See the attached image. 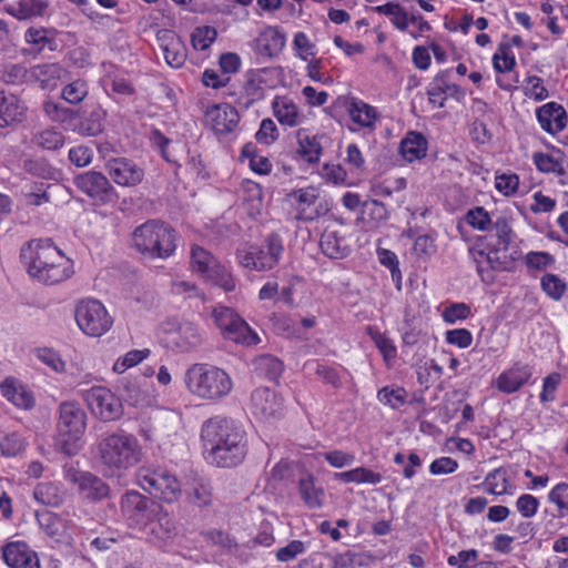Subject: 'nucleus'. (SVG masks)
<instances>
[{
    "label": "nucleus",
    "instance_id": "1",
    "mask_svg": "<svg viewBox=\"0 0 568 568\" xmlns=\"http://www.w3.org/2000/svg\"><path fill=\"white\" fill-rule=\"evenodd\" d=\"M205 458L217 467L240 465L247 454L246 434L234 420L215 416L201 429Z\"/></svg>",
    "mask_w": 568,
    "mask_h": 568
},
{
    "label": "nucleus",
    "instance_id": "2",
    "mask_svg": "<svg viewBox=\"0 0 568 568\" xmlns=\"http://www.w3.org/2000/svg\"><path fill=\"white\" fill-rule=\"evenodd\" d=\"M21 260L31 277L47 285H55L70 278L73 262L50 239L32 240L21 248Z\"/></svg>",
    "mask_w": 568,
    "mask_h": 568
},
{
    "label": "nucleus",
    "instance_id": "3",
    "mask_svg": "<svg viewBox=\"0 0 568 568\" xmlns=\"http://www.w3.org/2000/svg\"><path fill=\"white\" fill-rule=\"evenodd\" d=\"M178 233L165 222L149 220L134 229L132 245L151 258H168L176 250Z\"/></svg>",
    "mask_w": 568,
    "mask_h": 568
},
{
    "label": "nucleus",
    "instance_id": "4",
    "mask_svg": "<svg viewBox=\"0 0 568 568\" xmlns=\"http://www.w3.org/2000/svg\"><path fill=\"white\" fill-rule=\"evenodd\" d=\"M185 385L196 397L217 400L227 396L233 382L222 368L209 364H193L185 373Z\"/></svg>",
    "mask_w": 568,
    "mask_h": 568
},
{
    "label": "nucleus",
    "instance_id": "5",
    "mask_svg": "<svg viewBox=\"0 0 568 568\" xmlns=\"http://www.w3.org/2000/svg\"><path fill=\"white\" fill-rule=\"evenodd\" d=\"M98 450L100 462L111 470H126L136 465L142 455L136 437L124 432L106 434Z\"/></svg>",
    "mask_w": 568,
    "mask_h": 568
},
{
    "label": "nucleus",
    "instance_id": "6",
    "mask_svg": "<svg viewBox=\"0 0 568 568\" xmlns=\"http://www.w3.org/2000/svg\"><path fill=\"white\" fill-rule=\"evenodd\" d=\"M285 248L282 237L272 233L261 245H250L236 251V258L241 266L254 272H268L281 262Z\"/></svg>",
    "mask_w": 568,
    "mask_h": 568
},
{
    "label": "nucleus",
    "instance_id": "7",
    "mask_svg": "<svg viewBox=\"0 0 568 568\" xmlns=\"http://www.w3.org/2000/svg\"><path fill=\"white\" fill-rule=\"evenodd\" d=\"M59 446L68 456L75 455L80 445L78 444L87 426V415L75 402H64L59 409Z\"/></svg>",
    "mask_w": 568,
    "mask_h": 568
},
{
    "label": "nucleus",
    "instance_id": "8",
    "mask_svg": "<svg viewBox=\"0 0 568 568\" xmlns=\"http://www.w3.org/2000/svg\"><path fill=\"white\" fill-rule=\"evenodd\" d=\"M212 317L224 338L246 346L260 342L256 333L233 308L217 305L212 310Z\"/></svg>",
    "mask_w": 568,
    "mask_h": 568
},
{
    "label": "nucleus",
    "instance_id": "9",
    "mask_svg": "<svg viewBox=\"0 0 568 568\" xmlns=\"http://www.w3.org/2000/svg\"><path fill=\"white\" fill-rule=\"evenodd\" d=\"M81 398L93 417L108 423L118 420L123 415L121 399L105 386H92L81 390Z\"/></svg>",
    "mask_w": 568,
    "mask_h": 568
},
{
    "label": "nucleus",
    "instance_id": "10",
    "mask_svg": "<svg viewBox=\"0 0 568 568\" xmlns=\"http://www.w3.org/2000/svg\"><path fill=\"white\" fill-rule=\"evenodd\" d=\"M79 328L87 335L100 337L105 334L113 324L104 305L98 300L87 298L78 303L74 312Z\"/></svg>",
    "mask_w": 568,
    "mask_h": 568
},
{
    "label": "nucleus",
    "instance_id": "11",
    "mask_svg": "<svg viewBox=\"0 0 568 568\" xmlns=\"http://www.w3.org/2000/svg\"><path fill=\"white\" fill-rule=\"evenodd\" d=\"M136 479L143 490L166 503L175 501L181 494L179 480L166 469L141 468Z\"/></svg>",
    "mask_w": 568,
    "mask_h": 568
},
{
    "label": "nucleus",
    "instance_id": "12",
    "mask_svg": "<svg viewBox=\"0 0 568 568\" xmlns=\"http://www.w3.org/2000/svg\"><path fill=\"white\" fill-rule=\"evenodd\" d=\"M165 342L179 352H189L200 346L203 335L192 322H176L170 320L164 325Z\"/></svg>",
    "mask_w": 568,
    "mask_h": 568
},
{
    "label": "nucleus",
    "instance_id": "13",
    "mask_svg": "<svg viewBox=\"0 0 568 568\" xmlns=\"http://www.w3.org/2000/svg\"><path fill=\"white\" fill-rule=\"evenodd\" d=\"M77 187L94 202L106 204L118 199L115 189L108 178L98 171H87L74 179Z\"/></svg>",
    "mask_w": 568,
    "mask_h": 568
},
{
    "label": "nucleus",
    "instance_id": "14",
    "mask_svg": "<svg viewBox=\"0 0 568 568\" xmlns=\"http://www.w3.org/2000/svg\"><path fill=\"white\" fill-rule=\"evenodd\" d=\"M64 478L77 485L79 491L87 499L97 501L109 495V486L101 478L89 471H82L74 466L64 467Z\"/></svg>",
    "mask_w": 568,
    "mask_h": 568
},
{
    "label": "nucleus",
    "instance_id": "15",
    "mask_svg": "<svg viewBox=\"0 0 568 568\" xmlns=\"http://www.w3.org/2000/svg\"><path fill=\"white\" fill-rule=\"evenodd\" d=\"M69 71L58 62L34 64L30 68L29 84L43 91H53L60 83L70 80Z\"/></svg>",
    "mask_w": 568,
    "mask_h": 568
},
{
    "label": "nucleus",
    "instance_id": "16",
    "mask_svg": "<svg viewBox=\"0 0 568 568\" xmlns=\"http://www.w3.org/2000/svg\"><path fill=\"white\" fill-rule=\"evenodd\" d=\"M205 123L217 135L233 133L240 123V114L229 103L214 104L205 112Z\"/></svg>",
    "mask_w": 568,
    "mask_h": 568
},
{
    "label": "nucleus",
    "instance_id": "17",
    "mask_svg": "<svg viewBox=\"0 0 568 568\" xmlns=\"http://www.w3.org/2000/svg\"><path fill=\"white\" fill-rule=\"evenodd\" d=\"M105 170L120 186H135L144 179V171L134 161L126 158H112L106 161Z\"/></svg>",
    "mask_w": 568,
    "mask_h": 568
},
{
    "label": "nucleus",
    "instance_id": "18",
    "mask_svg": "<svg viewBox=\"0 0 568 568\" xmlns=\"http://www.w3.org/2000/svg\"><path fill=\"white\" fill-rule=\"evenodd\" d=\"M253 414L268 420L282 416L284 399L281 395L267 387L256 388L251 396Z\"/></svg>",
    "mask_w": 568,
    "mask_h": 568
},
{
    "label": "nucleus",
    "instance_id": "19",
    "mask_svg": "<svg viewBox=\"0 0 568 568\" xmlns=\"http://www.w3.org/2000/svg\"><path fill=\"white\" fill-rule=\"evenodd\" d=\"M1 555L10 568H41L37 552L24 541L17 540L3 545Z\"/></svg>",
    "mask_w": 568,
    "mask_h": 568
},
{
    "label": "nucleus",
    "instance_id": "20",
    "mask_svg": "<svg viewBox=\"0 0 568 568\" xmlns=\"http://www.w3.org/2000/svg\"><path fill=\"white\" fill-rule=\"evenodd\" d=\"M28 108L17 94L0 90V129L16 126L27 119Z\"/></svg>",
    "mask_w": 568,
    "mask_h": 568
},
{
    "label": "nucleus",
    "instance_id": "21",
    "mask_svg": "<svg viewBox=\"0 0 568 568\" xmlns=\"http://www.w3.org/2000/svg\"><path fill=\"white\" fill-rule=\"evenodd\" d=\"M156 41L163 52L166 63L172 68H181L186 60V47L181 38L172 30L160 29Z\"/></svg>",
    "mask_w": 568,
    "mask_h": 568
},
{
    "label": "nucleus",
    "instance_id": "22",
    "mask_svg": "<svg viewBox=\"0 0 568 568\" xmlns=\"http://www.w3.org/2000/svg\"><path fill=\"white\" fill-rule=\"evenodd\" d=\"M541 129L551 135L561 132L567 125V112L557 102H548L536 110Z\"/></svg>",
    "mask_w": 568,
    "mask_h": 568
},
{
    "label": "nucleus",
    "instance_id": "23",
    "mask_svg": "<svg viewBox=\"0 0 568 568\" xmlns=\"http://www.w3.org/2000/svg\"><path fill=\"white\" fill-rule=\"evenodd\" d=\"M121 509L131 527L148 521V500L138 491H128L122 497Z\"/></svg>",
    "mask_w": 568,
    "mask_h": 568
},
{
    "label": "nucleus",
    "instance_id": "24",
    "mask_svg": "<svg viewBox=\"0 0 568 568\" xmlns=\"http://www.w3.org/2000/svg\"><path fill=\"white\" fill-rule=\"evenodd\" d=\"M274 116L280 124L294 128L303 123L305 116L300 112L293 100L286 97H275L272 102Z\"/></svg>",
    "mask_w": 568,
    "mask_h": 568
},
{
    "label": "nucleus",
    "instance_id": "25",
    "mask_svg": "<svg viewBox=\"0 0 568 568\" xmlns=\"http://www.w3.org/2000/svg\"><path fill=\"white\" fill-rule=\"evenodd\" d=\"M285 45L284 34L274 27L264 29L255 39L256 51L267 58L278 54Z\"/></svg>",
    "mask_w": 568,
    "mask_h": 568
},
{
    "label": "nucleus",
    "instance_id": "26",
    "mask_svg": "<svg viewBox=\"0 0 568 568\" xmlns=\"http://www.w3.org/2000/svg\"><path fill=\"white\" fill-rule=\"evenodd\" d=\"M566 161L565 153L557 148H554L550 153L535 152L532 154V162L537 170L541 173L556 174L562 176L566 174L564 163Z\"/></svg>",
    "mask_w": 568,
    "mask_h": 568
},
{
    "label": "nucleus",
    "instance_id": "27",
    "mask_svg": "<svg viewBox=\"0 0 568 568\" xmlns=\"http://www.w3.org/2000/svg\"><path fill=\"white\" fill-rule=\"evenodd\" d=\"M48 8L47 0H18L16 4L6 6V12L22 21L43 17Z\"/></svg>",
    "mask_w": 568,
    "mask_h": 568
},
{
    "label": "nucleus",
    "instance_id": "28",
    "mask_svg": "<svg viewBox=\"0 0 568 568\" xmlns=\"http://www.w3.org/2000/svg\"><path fill=\"white\" fill-rule=\"evenodd\" d=\"M292 196L300 205L297 209V220L311 222L321 215L318 209L308 210V207L315 204L318 197V193L315 187L310 186L296 190L292 193Z\"/></svg>",
    "mask_w": 568,
    "mask_h": 568
},
{
    "label": "nucleus",
    "instance_id": "29",
    "mask_svg": "<svg viewBox=\"0 0 568 568\" xmlns=\"http://www.w3.org/2000/svg\"><path fill=\"white\" fill-rule=\"evenodd\" d=\"M530 376L527 367H513L498 376L496 385L500 392L511 394L520 389Z\"/></svg>",
    "mask_w": 568,
    "mask_h": 568
},
{
    "label": "nucleus",
    "instance_id": "30",
    "mask_svg": "<svg viewBox=\"0 0 568 568\" xmlns=\"http://www.w3.org/2000/svg\"><path fill=\"white\" fill-rule=\"evenodd\" d=\"M298 490L304 504L311 509H318L323 506L325 493L312 475L302 477L298 480Z\"/></svg>",
    "mask_w": 568,
    "mask_h": 568
},
{
    "label": "nucleus",
    "instance_id": "31",
    "mask_svg": "<svg viewBox=\"0 0 568 568\" xmlns=\"http://www.w3.org/2000/svg\"><path fill=\"white\" fill-rule=\"evenodd\" d=\"M1 394L17 407L29 409L34 405V398L22 385H18L11 377L0 384Z\"/></svg>",
    "mask_w": 568,
    "mask_h": 568
},
{
    "label": "nucleus",
    "instance_id": "32",
    "mask_svg": "<svg viewBox=\"0 0 568 568\" xmlns=\"http://www.w3.org/2000/svg\"><path fill=\"white\" fill-rule=\"evenodd\" d=\"M352 121L362 128L373 130L377 120V111L364 101L352 99L347 108Z\"/></svg>",
    "mask_w": 568,
    "mask_h": 568
},
{
    "label": "nucleus",
    "instance_id": "33",
    "mask_svg": "<svg viewBox=\"0 0 568 568\" xmlns=\"http://www.w3.org/2000/svg\"><path fill=\"white\" fill-rule=\"evenodd\" d=\"M399 150L406 161L413 162L426 155L427 140L422 133L412 131L400 142Z\"/></svg>",
    "mask_w": 568,
    "mask_h": 568
},
{
    "label": "nucleus",
    "instance_id": "34",
    "mask_svg": "<svg viewBox=\"0 0 568 568\" xmlns=\"http://www.w3.org/2000/svg\"><path fill=\"white\" fill-rule=\"evenodd\" d=\"M320 246L323 254L329 258H342L347 253L345 240L339 236L338 231L329 227H326L323 232Z\"/></svg>",
    "mask_w": 568,
    "mask_h": 568
},
{
    "label": "nucleus",
    "instance_id": "35",
    "mask_svg": "<svg viewBox=\"0 0 568 568\" xmlns=\"http://www.w3.org/2000/svg\"><path fill=\"white\" fill-rule=\"evenodd\" d=\"M24 41L32 45L37 53L42 52L45 48L50 51L57 49V42L52 31L42 27H30L24 32Z\"/></svg>",
    "mask_w": 568,
    "mask_h": 568
},
{
    "label": "nucleus",
    "instance_id": "36",
    "mask_svg": "<svg viewBox=\"0 0 568 568\" xmlns=\"http://www.w3.org/2000/svg\"><path fill=\"white\" fill-rule=\"evenodd\" d=\"M298 154L308 163H316L320 161L322 146L316 140V136H311L305 129L297 131Z\"/></svg>",
    "mask_w": 568,
    "mask_h": 568
},
{
    "label": "nucleus",
    "instance_id": "37",
    "mask_svg": "<svg viewBox=\"0 0 568 568\" xmlns=\"http://www.w3.org/2000/svg\"><path fill=\"white\" fill-rule=\"evenodd\" d=\"M334 478L345 484L377 485L382 481V475L365 467H357L347 471L336 473Z\"/></svg>",
    "mask_w": 568,
    "mask_h": 568
},
{
    "label": "nucleus",
    "instance_id": "38",
    "mask_svg": "<svg viewBox=\"0 0 568 568\" xmlns=\"http://www.w3.org/2000/svg\"><path fill=\"white\" fill-rule=\"evenodd\" d=\"M33 497L44 506L58 507L63 503L64 494L53 483H40L34 488Z\"/></svg>",
    "mask_w": 568,
    "mask_h": 568
},
{
    "label": "nucleus",
    "instance_id": "39",
    "mask_svg": "<svg viewBox=\"0 0 568 568\" xmlns=\"http://www.w3.org/2000/svg\"><path fill=\"white\" fill-rule=\"evenodd\" d=\"M253 366L258 376L265 377L270 381H276L283 372L282 362L270 354L256 357L253 362Z\"/></svg>",
    "mask_w": 568,
    "mask_h": 568
},
{
    "label": "nucleus",
    "instance_id": "40",
    "mask_svg": "<svg viewBox=\"0 0 568 568\" xmlns=\"http://www.w3.org/2000/svg\"><path fill=\"white\" fill-rule=\"evenodd\" d=\"M448 71L437 73L427 88L428 101L437 108H444L447 100Z\"/></svg>",
    "mask_w": 568,
    "mask_h": 568
},
{
    "label": "nucleus",
    "instance_id": "41",
    "mask_svg": "<svg viewBox=\"0 0 568 568\" xmlns=\"http://www.w3.org/2000/svg\"><path fill=\"white\" fill-rule=\"evenodd\" d=\"M379 14L389 17L392 24L399 31H406L409 24V17L406 10L397 2H387L373 9Z\"/></svg>",
    "mask_w": 568,
    "mask_h": 568
},
{
    "label": "nucleus",
    "instance_id": "42",
    "mask_svg": "<svg viewBox=\"0 0 568 568\" xmlns=\"http://www.w3.org/2000/svg\"><path fill=\"white\" fill-rule=\"evenodd\" d=\"M219 261L205 248L193 245L191 248V266L192 270L199 273L203 278L213 270Z\"/></svg>",
    "mask_w": 568,
    "mask_h": 568
},
{
    "label": "nucleus",
    "instance_id": "43",
    "mask_svg": "<svg viewBox=\"0 0 568 568\" xmlns=\"http://www.w3.org/2000/svg\"><path fill=\"white\" fill-rule=\"evenodd\" d=\"M89 93L87 80L77 78L70 80L61 90V98L70 104L81 103Z\"/></svg>",
    "mask_w": 568,
    "mask_h": 568
},
{
    "label": "nucleus",
    "instance_id": "44",
    "mask_svg": "<svg viewBox=\"0 0 568 568\" xmlns=\"http://www.w3.org/2000/svg\"><path fill=\"white\" fill-rule=\"evenodd\" d=\"M105 112L101 108L92 110L83 118L79 125V132L83 135L95 136L104 129Z\"/></svg>",
    "mask_w": 568,
    "mask_h": 568
},
{
    "label": "nucleus",
    "instance_id": "45",
    "mask_svg": "<svg viewBox=\"0 0 568 568\" xmlns=\"http://www.w3.org/2000/svg\"><path fill=\"white\" fill-rule=\"evenodd\" d=\"M187 499L196 507H205L212 503V488L203 480H194L186 491Z\"/></svg>",
    "mask_w": 568,
    "mask_h": 568
},
{
    "label": "nucleus",
    "instance_id": "46",
    "mask_svg": "<svg viewBox=\"0 0 568 568\" xmlns=\"http://www.w3.org/2000/svg\"><path fill=\"white\" fill-rule=\"evenodd\" d=\"M204 280L223 288L225 292H232L236 286L232 273L220 263L204 276Z\"/></svg>",
    "mask_w": 568,
    "mask_h": 568
},
{
    "label": "nucleus",
    "instance_id": "47",
    "mask_svg": "<svg viewBox=\"0 0 568 568\" xmlns=\"http://www.w3.org/2000/svg\"><path fill=\"white\" fill-rule=\"evenodd\" d=\"M29 74L30 68L27 69L19 63H9L0 71V80L12 85L29 84Z\"/></svg>",
    "mask_w": 568,
    "mask_h": 568
},
{
    "label": "nucleus",
    "instance_id": "48",
    "mask_svg": "<svg viewBox=\"0 0 568 568\" xmlns=\"http://www.w3.org/2000/svg\"><path fill=\"white\" fill-rule=\"evenodd\" d=\"M32 142L42 149L53 151L63 146L64 135L58 130L45 129L36 134Z\"/></svg>",
    "mask_w": 568,
    "mask_h": 568
},
{
    "label": "nucleus",
    "instance_id": "49",
    "mask_svg": "<svg viewBox=\"0 0 568 568\" xmlns=\"http://www.w3.org/2000/svg\"><path fill=\"white\" fill-rule=\"evenodd\" d=\"M541 287L544 292L555 301H559L567 291L566 282L552 273H546L541 277Z\"/></svg>",
    "mask_w": 568,
    "mask_h": 568
},
{
    "label": "nucleus",
    "instance_id": "50",
    "mask_svg": "<svg viewBox=\"0 0 568 568\" xmlns=\"http://www.w3.org/2000/svg\"><path fill=\"white\" fill-rule=\"evenodd\" d=\"M263 98L264 88L261 85V81L255 78L247 79L243 85L240 103H242L245 108H248L251 104L262 100Z\"/></svg>",
    "mask_w": 568,
    "mask_h": 568
},
{
    "label": "nucleus",
    "instance_id": "51",
    "mask_svg": "<svg viewBox=\"0 0 568 568\" xmlns=\"http://www.w3.org/2000/svg\"><path fill=\"white\" fill-rule=\"evenodd\" d=\"M217 32L214 28L205 26L194 29L191 34V43L195 50H206L215 41Z\"/></svg>",
    "mask_w": 568,
    "mask_h": 568
},
{
    "label": "nucleus",
    "instance_id": "52",
    "mask_svg": "<svg viewBox=\"0 0 568 568\" xmlns=\"http://www.w3.org/2000/svg\"><path fill=\"white\" fill-rule=\"evenodd\" d=\"M150 354V349H132L123 357L119 358L113 365V372L118 374L124 373L126 369L140 364Z\"/></svg>",
    "mask_w": 568,
    "mask_h": 568
},
{
    "label": "nucleus",
    "instance_id": "53",
    "mask_svg": "<svg viewBox=\"0 0 568 568\" xmlns=\"http://www.w3.org/2000/svg\"><path fill=\"white\" fill-rule=\"evenodd\" d=\"M485 489L491 495H503L507 491L508 481L505 476V471L501 469H495L490 471L485 479Z\"/></svg>",
    "mask_w": 568,
    "mask_h": 568
},
{
    "label": "nucleus",
    "instance_id": "54",
    "mask_svg": "<svg viewBox=\"0 0 568 568\" xmlns=\"http://www.w3.org/2000/svg\"><path fill=\"white\" fill-rule=\"evenodd\" d=\"M465 220L471 227L484 232L488 231L493 224L488 212L481 206L469 210Z\"/></svg>",
    "mask_w": 568,
    "mask_h": 568
},
{
    "label": "nucleus",
    "instance_id": "55",
    "mask_svg": "<svg viewBox=\"0 0 568 568\" xmlns=\"http://www.w3.org/2000/svg\"><path fill=\"white\" fill-rule=\"evenodd\" d=\"M363 213L375 224L379 225L385 222L388 216L386 205L377 200H368L363 203Z\"/></svg>",
    "mask_w": 568,
    "mask_h": 568
},
{
    "label": "nucleus",
    "instance_id": "56",
    "mask_svg": "<svg viewBox=\"0 0 568 568\" xmlns=\"http://www.w3.org/2000/svg\"><path fill=\"white\" fill-rule=\"evenodd\" d=\"M37 358L57 373L65 369V363L60 355L49 347H39L34 351Z\"/></svg>",
    "mask_w": 568,
    "mask_h": 568
},
{
    "label": "nucleus",
    "instance_id": "57",
    "mask_svg": "<svg viewBox=\"0 0 568 568\" xmlns=\"http://www.w3.org/2000/svg\"><path fill=\"white\" fill-rule=\"evenodd\" d=\"M24 449L22 437L16 433L8 434L0 439V452L4 457H14Z\"/></svg>",
    "mask_w": 568,
    "mask_h": 568
},
{
    "label": "nucleus",
    "instance_id": "58",
    "mask_svg": "<svg viewBox=\"0 0 568 568\" xmlns=\"http://www.w3.org/2000/svg\"><path fill=\"white\" fill-rule=\"evenodd\" d=\"M377 255L379 263L390 271L393 281L397 282V286L399 287L402 282V272L398 266V258L396 254L386 248H378Z\"/></svg>",
    "mask_w": 568,
    "mask_h": 568
},
{
    "label": "nucleus",
    "instance_id": "59",
    "mask_svg": "<svg viewBox=\"0 0 568 568\" xmlns=\"http://www.w3.org/2000/svg\"><path fill=\"white\" fill-rule=\"evenodd\" d=\"M23 169L26 172L42 179H53L55 175L54 169L47 161L41 159L24 161Z\"/></svg>",
    "mask_w": 568,
    "mask_h": 568
},
{
    "label": "nucleus",
    "instance_id": "60",
    "mask_svg": "<svg viewBox=\"0 0 568 568\" xmlns=\"http://www.w3.org/2000/svg\"><path fill=\"white\" fill-rule=\"evenodd\" d=\"M548 498L558 507L559 517L568 516V484L556 485L550 490Z\"/></svg>",
    "mask_w": 568,
    "mask_h": 568
},
{
    "label": "nucleus",
    "instance_id": "61",
    "mask_svg": "<svg viewBox=\"0 0 568 568\" xmlns=\"http://www.w3.org/2000/svg\"><path fill=\"white\" fill-rule=\"evenodd\" d=\"M527 84L524 88V93L527 98L535 101H544L549 97V92L542 83V79L537 75L527 78Z\"/></svg>",
    "mask_w": 568,
    "mask_h": 568
},
{
    "label": "nucleus",
    "instance_id": "62",
    "mask_svg": "<svg viewBox=\"0 0 568 568\" xmlns=\"http://www.w3.org/2000/svg\"><path fill=\"white\" fill-rule=\"evenodd\" d=\"M124 400L134 407H143L150 403L149 395L134 383H128L124 386Z\"/></svg>",
    "mask_w": 568,
    "mask_h": 568
},
{
    "label": "nucleus",
    "instance_id": "63",
    "mask_svg": "<svg viewBox=\"0 0 568 568\" xmlns=\"http://www.w3.org/2000/svg\"><path fill=\"white\" fill-rule=\"evenodd\" d=\"M493 64L497 72L504 73L511 71L516 65L515 57L509 53V47L501 44L499 47V53H495L493 57Z\"/></svg>",
    "mask_w": 568,
    "mask_h": 568
},
{
    "label": "nucleus",
    "instance_id": "64",
    "mask_svg": "<svg viewBox=\"0 0 568 568\" xmlns=\"http://www.w3.org/2000/svg\"><path fill=\"white\" fill-rule=\"evenodd\" d=\"M378 399L386 405H390L393 408H398L406 400V392L404 388L390 389L384 387L378 392Z\"/></svg>",
    "mask_w": 568,
    "mask_h": 568
}]
</instances>
